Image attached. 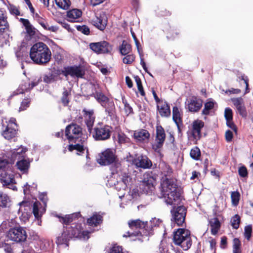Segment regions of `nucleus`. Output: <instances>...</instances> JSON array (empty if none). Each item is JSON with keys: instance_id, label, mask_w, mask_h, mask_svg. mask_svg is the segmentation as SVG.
Instances as JSON below:
<instances>
[{"instance_id": "nucleus-59", "label": "nucleus", "mask_w": 253, "mask_h": 253, "mask_svg": "<svg viewBox=\"0 0 253 253\" xmlns=\"http://www.w3.org/2000/svg\"><path fill=\"white\" fill-rule=\"evenodd\" d=\"M207 247L211 249H215L216 241L214 239L210 238L209 240L206 242Z\"/></svg>"}, {"instance_id": "nucleus-2", "label": "nucleus", "mask_w": 253, "mask_h": 253, "mask_svg": "<svg viewBox=\"0 0 253 253\" xmlns=\"http://www.w3.org/2000/svg\"><path fill=\"white\" fill-rule=\"evenodd\" d=\"M65 134L70 142H82L81 144L78 143L75 145H70L68 147L70 151L75 150L77 151V154L78 155H81L84 151L87 152V148L85 145L86 138L85 137V136L84 135L83 137V140H82V138H81L82 135V130L79 126L76 124L69 125L66 127Z\"/></svg>"}, {"instance_id": "nucleus-4", "label": "nucleus", "mask_w": 253, "mask_h": 253, "mask_svg": "<svg viewBox=\"0 0 253 253\" xmlns=\"http://www.w3.org/2000/svg\"><path fill=\"white\" fill-rule=\"evenodd\" d=\"M116 157L113 151L107 149L102 152L97 158V162L101 165H108L113 164L111 166L112 173L115 174L117 173L118 170H120V164L115 161Z\"/></svg>"}, {"instance_id": "nucleus-45", "label": "nucleus", "mask_w": 253, "mask_h": 253, "mask_svg": "<svg viewBox=\"0 0 253 253\" xmlns=\"http://www.w3.org/2000/svg\"><path fill=\"white\" fill-rule=\"evenodd\" d=\"M240 196V193L238 191H234L231 193V197L233 205L234 206H237L238 205Z\"/></svg>"}, {"instance_id": "nucleus-7", "label": "nucleus", "mask_w": 253, "mask_h": 253, "mask_svg": "<svg viewBox=\"0 0 253 253\" xmlns=\"http://www.w3.org/2000/svg\"><path fill=\"white\" fill-rule=\"evenodd\" d=\"M111 131L110 126L98 123L93 129L92 136L96 140H105L110 138Z\"/></svg>"}, {"instance_id": "nucleus-35", "label": "nucleus", "mask_w": 253, "mask_h": 253, "mask_svg": "<svg viewBox=\"0 0 253 253\" xmlns=\"http://www.w3.org/2000/svg\"><path fill=\"white\" fill-rule=\"evenodd\" d=\"M16 133V130L14 128H11V126H6L2 135L5 139L9 140L14 137Z\"/></svg>"}, {"instance_id": "nucleus-46", "label": "nucleus", "mask_w": 253, "mask_h": 253, "mask_svg": "<svg viewBox=\"0 0 253 253\" xmlns=\"http://www.w3.org/2000/svg\"><path fill=\"white\" fill-rule=\"evenodd\" d=\"M231 225L232 227L235 229H238L240 223V216L236 214L235 215L231 220Z\"/></svg>"}, {"instance_id": "nucleus-58", "label": "nucleus", "mask_w": 253, "mask_h": 253, "mask_svg": "<svg viewBox=\"0 0 253 253\" xmlns=\"http://www.w3.org/2000/svg\"><path fill=\"white\" fill-rule=\"evenodd\" d=\"M238 172L240 176L243 177H245L248 175L247 169L244 166H242L239 168Z\"/></svg>"}, {"instance_id": "nucleus-50", "label": "nucleus", "mask_w": 253, "mask_h": 253, "mask_svg": "<svg viewBox=\"0 0 253 253\" xmlns=\"http://www.w3.org/2000/svg\"><path fill=\"white\" fill-rule=\"evenodd\" d=\"M252 228L251 225H248L245 227L244 235L245 238L249 240L251 236Z\"/></svg>"}, {"instance_id": "nucleus-47", "label": "nucleus", "mask_w": 253, "mask_h": 253, "mask_svg": "<svg viewBox=\"0 0 253 253\" xmlns=\"http://www.w3.org/2000/svg\"><path fill=\"white\" fill-rule=\"evenodd\" d=\"M134 79H135V82L136 83V84H137L138 90L140 92V94L142 96H144L145 92H144V91L143 90V86H142V83H141V80H140V78L138 76H136L134 77Z\"/></svg>"}, {"instance_id": "nucleus-39", "label": "nucleus", "mask_w": 253, "mask_h": 253, "mask_svg": "<svg viewBox=\"0 0 253 253\" xmlns=\"http://www.w3.org/2000/svg\"><path fill=\"white\" fill-rule=\"evenodd\" d=\"M10 200L6 194L0 192V207L6 208L9 207Z\"/></svg>"}, {"instance_id": "nucleus-12", "label": "nucleus", "mask_w": 253, "mask_h": 253, "mask_svg": "<svg viewBox=\"0 0 253 253\" xmlns=\"http://www.w3.org/2000/svg\"><path fill=\"white\" fill-rule=\"evenodd\" d=\"M90 49L97 53H107L111 51V45L106 41L91 43L89 44Z\"/></svg>"}, {"instance_id": "nucleus-21", "label": "nucleus", "mask_w": 253, "mask_h": 253, "mask_svg": "<svg viewBox=\"0 0 253 253\" xmlns=\"http://www.w3.org/2000/svg\"><path fill=\"white\" fill-rule=\"evenodd\" d=\"M82 14V11L78 9L70 10L67 13V20L71 22H78L79 21Z\"/></svg>"}, {"instance_id": "nucleus-42", "label": "nucleus", "mask_w": 253, "mask_h": 253, "mask_svg": "<svg viewBox=\"0 0 253 253\" xmlns=\"http://www.w3.org/2000/svg\"><path fill=\"white\" fill-rule=\"evenodd\" d=\"M7 27V22L3 16V12L0 10V34L3 33Z\"/></svg>"}, {"instance_id": "nucleus-3", "label": "nucleus", "mask_w": 253, "mask_h": 253, "mask_svg": "<svg viewBox=\"0 0 253 253\" xmlns=\"http://www.w3.org/2000/svg\"><path fill=\"white\" fill-rule=\"evenodd\" d=\"M51 53L48 46L42 42L34 44L31 48L30 56L31 59L38 64L48 63L51 58Z\"/></svg>"}, {"instance_id": "nucleus-28", "label": "nucleus", "mask_w": 253, "mask_h": 253, "mask_svg": "<svg viewBox=\"0 0 253 253\" xmlns=\"http://www.w3.org/2000/svg\"><path fill=\"white\" fill-rule=\"evenodd\" d=\"M209 223L212 234H216L220 228V223L219 220L216 217L211 218L210 219Z\"/></svg>"}, {"instance_id": "nucleus-37", "label": "nucleus", "mask_w": 253, "mask_h": 253, "mask_svg": "<svg viewBox=\"0 0 253 253\" xmlns=\"http://www.w3.org/2000/svg\"><path fill=\"white\" fill-rule=\"evenodd\" d=\"M78 215V213H73L72 214L66 215L64 216L57 215V217L59 218L60 222L63 224H67L71 222L74 218L77 217Z\"/></svg>"}, {"instance_id": "nucleus-54", "label": "nucleus", "mask_w": 253, "mask_h": 253, "mask_svg": "<svg viewBox=\"0 0 253 253\" xmlns=\"http://www.w3.org/2000/svg\"><path fill=\"white\" fill-rule=\"evenodd\" d=\"M238 112L243 117H246L247 116V112L244 104L240 106H238L236 108Z\"/></svg>"}, {"instance_id": "nucleus-17", "label": "nucleus", "mask_w": 253, "mask_h": 253, "mask_svg": "<svg viewBox=\"0 0 253 253\" xmlns=\"http://www.w3.org/2000/svg\"><path fill=\"white\" fill-rule=\"evenodd\" d=\"M132 164L137 168L148 169L152 166L151 161L146 156L140 155L132 160Z\"/></svg>"}, {"instance_id": "nucleus-34", "label": "nucleus", "mask_w": 253, "mask_h": 253, "mask_svg": "<svg viewBox=\"0 0 253 253\" xmlns=\"http://www.w3.org/2000/svg\"><path fill=\"white\" fill-rule=\"evenodd\" d=\"M102 221V216L97 213L94 214L91 217L88 218L87 222L88 224L92 226H96Z\"/></svg>"}, {"instance_id": "nucleus-49", "label": "nucleus", "mask_w": 253, "mask_h": 253, "mask_svg": "<svg viewBox=\"0 0 253 253\" xmlns=\"http://www.w3.org/2000/svg\"><path fill=\"white\" fill-rule=\"evenodd\" d=\"M70 94V92L67 90H65L62 95L61 101L64 105H67L69 102L68 96Z\"/></svg>"}, {"instance_id": "nucleus-62", "label": "nucleus", "mask_w": 253, "mask_h": 253, "mask_svg": "<svg viewBox=\"0 0 253 253\" xmlns=\"http://www.w3.org/2000/svg\"><path fill=\"white\" fill-rule=\"evenodd\" d=\"M110 253H123L122 249L119 246H114L111 249Z\"/></svg>"}, {"instance_id": "nucleus-20", "label": "nucleus", "mask_w": 253, "mask_h": 253, "mask_svg": "<svg viewBox=\"0 0 253 253\" xmlns=\"http://www.w3.org/2000/svg\"><path fill=\"white\" fill-rule=\"evenodd\" d=\"M41 81V79L39 78L34 80L31 84L29 82L22 84L17 90V94L23 93L26 91L31 90L34 86L37 85Z\"/></svg>"}, {"instance_id": "nucleus-31", "label": "nucleus", "mask_w": 253, "mask_h": 253, "mask_svg": "<svg viewBox=\"0 0 253 253\" xmlns=\"http://www.w3.org/2000/svg\"><path fill=\"white\" fill-rule=\"evenodd\" d=\"M20 20L25 26L27 34L30 37H32L34 35H35L36 33V29L30 23L29 20L23 18H21Z\"/></svg>"}, {"instance_id": "nucleus-64", "label": "nucleus", "mask_w": 253, "mask_h": 253, "mask_svg": "<svg viewBox=\"0 0 253 253\" xmlns=\"http://www.w3.org/2000/svg\"><path fill=\"white\" fill-rule=\"evenodd\" d=\"M225 138L227 142H230L233 138V133L232 131L228 130L225 132Z\"/></svg>"}, {"instance_id": "nucleus-24", "label": "nucleus", "mask_w": 253, "mask_h": 253, "mask_svg": "<svg viewBox=\"0 0 253 253\" xmlns=\"http://www.w3.org/2000/svg\"><path fill=\"white\" fill-rule=\"evenodd\" d=\"M130 177L126 174H124L122 175L121 179L117 181V183H114L115 188L117 190H125L127 187V185L130 181Z\"/></svg>"}, {"instance_id": "nucleus-14", "label": "nucleus", "mask_w": 253, "mask_h": 253, "mask_svg": "<svg viewBox=\"0 0 253 253\" xmlns=\"http://www.w3.org/2000/svg\"><path fill=\"white\" fill-rule=\"evenodd\" d=\"M204 126V123L201 120H197L192 123V129L191 131V138L193 141L196 143L201 137V130Z\"/></svg>"}, {"instance_id": "nucleus-38", "label": "nucleus", "mask_w": 253, "mask_h": 253, "mask_svg": "<svg viewBox=\"0 0 253 253\" xmlns=\"http://www.w3.org/2000/svg\"><path fill=\"white\" fill-rule=\"evenodd\" d=\"M159 167L161 173L165 176H167L172 172V170L169 166L164 162H160Z\"/></svg>"}, {"instance_id": "nucleus-6", "label": "nucleus", "mask_w": 253, "mask_h": 253, "mask_svg": "<svg viewBox=\"0 0 253 253\" xmlns=\"http://www.w3.org/2000/svg\"><path fill=\"white\" fill-rule=\"evenodd\" d=\"M10 165L5 161L0 162V180L3 185H9L14 182V175L9 169Z\"/></svg>"}, {"instance_id": "nucleus-44", "label": "nucleus", "mask_w": 253, "mask_h": 253, "mask_svg": "<svg viewBox=\"0 0 253 253\" xmlns=\"http://www.w3.org/2000/svg\"><path fill=\"white\" fill-rule=\"evenodd\" d=\"M201 156V152L200 149L195 147L192 149L190 151V156L194 160H198Z\"/></svg>"}, {"instance_id": "nucleus-60", "label": "nucleus", "mask_w": 253, "mask_h": 253, "mask_svg": "<svg viewBox=\"0 0 253 253\" xmlns=\"http://www.w3.org/2000/svg\"><path fill=\"white\" fill-rule=\"evenodd\" d=\"M118 141L120 143H125L126 142L128 138L123 133H119L118 134Z\"/></svg>"}, {"instance_id": "nucleus-61", "label": "nucleus", "mask_w": 253, "mask_h": 253, "mask_svg": "<svg viewBox=\"0 0 253 253\" xmlns=\"http://www.w3.org/2000/svg\"><path fill=\"white\" fill-rule=\"evenodd\" d=\"M30 101L28 100H24L21 104V106L19 108V111H23L26 109L29 106Z\"/></svg>"}, {"instance_id": "nucleus-29", "label": "nucleus", "mask_w": 253, "mask_h": 253, "mask_svg": "<svg viewBox=\"0 0 253 253\" xmlns=\"http://www.w3.org/2000/svg\"><path fill=\"white\" fill-rule=\"evenodd\" d=\"M105 109V112L108 113L110 117H113L115 115V105L114 102L108 100L105 103L101 105Z\"/></svg>"}, {"instance_id": "nucleus-27", "label": "nucleus", "mask_w": 253, "mask_h": 253, "mask_svg": "<svg viewBox=\"0 0 253 253\" xmlns=\"http://www.w3.org/2000/svg\"><path fill=\"white\" fill-rule=\"evenodd\" d=\"M71 238L70 231L66 228L63 231L61 235L57 238L56 243L58 245L65 244L67 246V243Z\"/></svg>"}, {"instance_id": "nucleus-40", "label": "nucleus", "mask_w": 253, "mask_h": 253, "mask_svg": "<svg viewBox=\"0 0 253 253\" xmlns=\"http://www.w3.org/2000/svg\"><path fill=\"white\" fill-rule=\"evenodd\" d=\"M120 52L123 55H126L131 51V46L126 41H123L122 45L120 47Z\"/></svg>"}, {"instance_id": "nucleus-56", "label": "nucleus", "mask_w": 253, "mask_h": 253, "mask_svg": "<svg viewBox=\"0 0 253 253\" xmlns=\"http://www.w3.org/2000/svg\"><path fill=\"white\" fill-rule=\"evenodd\" d=\"M77 29L84 34L88 35L89 33V29L85 25L78 26H77Z\"/></svg>"}, {"instance_id": "nucleus-63", "label": "nucleus", "mask_w": 253, "mask_h": 253, "mask_svg": "<svg viewBox=\"0 0 253 253\" xmlns=\"http://www.w3.org/2000/svg\"><path fill=\"white\" fill-rule=\"evenodd\" d=\"M150 223L152 226H159L161 223V220L159 218H153L150 220Z\"/></svg>"}, {"instance_id": "nucleus-25", "label": "nucleus", "mask_w": 253, "mask_h": 253, "mask_svg": "<svg viewBox=\"0 0 253 253\" xmlns=\"http://www.w3.org/2000/svg\"><path fill=\"white\" fill-rule=\"evenodd\" d=\"M159 112L162 117H168L170 114L169 107L165 102H161L157 105Z\"/></svg>"}, {"instance_id": "nucleus-18", "label": "nucleus", "mask_w": 253, "mask_h": 253, "mask_svg": "<svg viewBox=\"0 0 253 253\" xmlns=\"http://www.w3.org/2000/svg\"><path fill=\"white\" fill-rule=\"evenodd\" d=\"M69 231L71 238L76 237L83 238L84 240L87 239L89 238L88 236V232L87 231H82L81 226L80 225H76V228L72 227L71 230Z\"/></svg>"}, {"instance_id": "nucleus-15", "label": "nucleus", "mask_w": 253, "mask_h": 253, "mask_svg": "<svg viewBox=\"0 0 253 253\" xmlns=\"http://www.w3.org/2000/svg\"><path fill=\"white\" fill-rule=\"evenodd\" d=\"M91 23L99 30L103 31L107 25V16L103 12L97 14L91 20Z\"/></svg>"}, {"instance_id": "nucleus-30", "label": "nucleus", "mask_w": 253, "mask_h": 253, "mask_svg": "<svg viewBox=\"0 0 253 253\" xmlns=\"http://www.w3.org/2000/svg\"><path fill=\"white\" fill-rule=\"evenodd\" d=\"M27 150L26 148H24L22 146H20L17 149H14L11 151V157L12 159H15L17 158H23L24 157V154Z\"/></svg>"}, {"instance_id": "nucleus-11", "label": "nucleus", "mask_w": 253, "mask_h": 253, "mask_svg": "<svg viewBox=\"0 0 253 253\" xmlns=\"http://www.w3.org/2000/svg\"><path fill=\"white\" fill-rule=\"evenodd\" d=\"M186 211L185 208L182 206L177 208H173L171 210L172 218L178 226L182 225L185 220L186 213Z\"/></svg>"}, {"instance_id": "nucleus-57", "label": "nucleus", "mask_w": 253, "mask_h": 253, "mask_svg": "<svg viewBox=\"0 0 253 253\" xmlns=\"http://www.w3.org/2000/svg\"><path fill=\"white\" fill-rule=\"evenodd\" d=\"M224 116L226 120H232L233 115L232 110L229 108H226L225 110Z\"/></svg>"}, {"instance_id": "nucleus-33", "label": "nucleus", "mask_w": 253, "mask_h": 253, "mask_svg": "<svg viewBox=\"0 0 253 253\" xmlns=\"http://www.w3.org/2000/svg\"><path fill=\"white\" fill-rule=\"evenodd\" d=\"M59 74L57 72H52L48 75L43 76V81L47 84H50L57 81L59 79Z\"/></svg>"}, {"instance_id": "nucleus-55", "label": "nucleus", "mask_w": 253, "mask_h": 253, "mask_svg": "<svg viewBox=\"0 0 253 253\" xmlns=\"http://www.w3.org/2000/svg\"><path fill=\"white\" fill-rule=\"evenodd\" d=\"M134 56L133 55L130 54L125 57L123 61L125 64H131L134 60Z\"/></svg>"}, {"instance_id": "nucleus-36", "label": "nucleus", "mask_w": 253, "mask_h": 253, "mask_svg": "<svg viewBox=\"0 0 253 253\" xmlns=\"http://www.w3.org/2000/svg\"><path fill=\"white\" fill-rule=\"evenodd\" d=\"M172 118L174 122L176 124L178 127H179L180 125L181 124V115L177 107H173L172 110Z\"/></svg>"}, {"instance_id": "nucleus-22", "label": "nucleus", "mask_w": 253, "mask_h": 253, "mask_svg": "<svg viewBox=\"0 0 253 253\" xmlns=\"http://www.w3.org/2000/svg\"><path fill=\"white\" fill-rule=\"evenodd\" d=\"M83 111L84 113L85 123L88 130L89 132H91L95 119V117L93 115V111L92 110L86 111L85 110H84Z\"/></svg>"}, {"instance_id": "nucleus-16", "label": "nucleus", "mask_w": 253, "mask_h": 253, "mask_svg": "<svg viewBox=\"0 0 253 253\" xmlns=\"http://www.w3.org/2000/svg\"><path fill=\"white\" fill-rule=\"evenodd\" d=\"M155 183L156 181L153 177L147 175L142 181L141 188L145 193L149 194L154 190Z\"/></svg>"}, {"instance_id": "nucleus-41", "label": "nucleus", "mask_w": 253, "mask_h": 253, "mask_svg": "<svg viewBox=\"0 0 253 253\" xmlns=\"http://www.w3.org/2000/svg\"><path fill=\"white\" fill-rule=\"evenodd\" d=\"M56 5L60 8L66 10L71 5L70 0H54Z\"/></svg>"}, {"instance_id": "nucleus-19", "label": "nucleus", "mask_w": 253, "mask_h": 253, "mask_svg": "<svg viewBox=\"0 0 253 253\" xmlns=\"http://www.w3.org/2000/svg\"><path fill=\"white\" fill-rule=\"evenodd\" d=\"M133 137L136 141L146 142L150 137V133L146 129L135 130L133 133Z\"/></svg>"}, {"instance_id": "nucleus-52", "label": "nucleus", "mask_w": 253, "mask_h": 253, "mask_svg": "<svg viewBox=\"0 0 253 253\" xmlns=\"http://www.w3.org/2000/svg\"><path fill=\"white\" fill-rule=\"evenodd\" d=\"M231 101L236 108L244 104L243 99L241 97L232 98Z\"/></svg>"}, {"instance_id": "nucleus-43", "label": "nucleus", "mask_w": 253, "mask_h": 253, "mask_svg": "<svg viewBox=\"0 0 253 253\" xmlns=\"http://www.w3.org/2000/svg\"><path fill=\"white\" fill-rule=\"evenodd\" d=\"M95 98L97 101L102 105L105 103L108 100H109L107 97H106L102 92H97L95 94Z\"/></svg>"}, {"instance_id": "nucleus-23", "label": "nucleus", "mask_w": 253, "mask_h": 253, "mask_svg": "<svg viewBox=\"0 0 253 253\" xmlns=\"http://www.w3.org/2000/svg\"><path fill=\"white\" fill-rule=\"evenodd\" d=\"M202 106V100L196 98L190 99L187 104L188 108L191 112L198 111L201 108Z\"/></svg>"}, {"instance_id": "nucleus-9", "label": "nucleus", "mask_w": 253, "mask_h": 253, "mask_svg": "<svg viewBox=\"0 0 253 253\" xmlns=\"http://www.w3.org/2000/svg\"><path fill=\"white\" fill-rule=\"evenodd\" d=\"M7 237L11 241L20 242L26 240L27 234L24 229L18 227L10 229L7 232Z\"/></svg>"}, {"instance_id": "nucleus-5", "label": "nucleus", "mask_w": 253, "mask_h": 253, "mask_svg": "<svg viewBox=\"0 0 253 253\" xmlns=\"http://www.w3.org/2000/svg\"><path fill=\"white\" fill-rule=\"evenodd\" d=\"M173 240L174 243L181 247L183 250H188L192 245V240L189 231L178 229L174 232Z\"/></svg>"}, {"instance_id": "nucleus-32", "label": "nucleus", "mask_w": 253, "mask_h": 253, "mask_svg": "<svg viewBox=\"0 0 253 253\" xmlns=\"http://www.w3.org/2000/svg\"><path fill=\"white\" fill-rule=\"evenodd\" d=\"M17 169L23 173H27L30 167V162L26 160H21L16 163Z\"/></svg>"}, {"instance_id": "nucleus-48", "label": "nucleus", "mask_w": 253, "mask_h": 253, "mask_svg": "<svg viewBox=\"0 0 253 253\" xmlns=\"http://www.w3.org/2000/svg\"><path fill=\"white\" fill-rule=\"evenodd\" d=\"M214 106V103L212 101H209L205 103L204 108L203 110V113L207 115L209 113L210 110L212 109Z\"/></svg>"}, {"instance_id": "nucleus-53", "label": "nucleus", "mask_w": 253, "mask_h": 253, "mask_svg": "<svg viewBox=\"0 0 253 253\" xmlns=\"http://www.w3.org/2000/svg\"><path fill=\"white\" fill-rule=\"evenodd\" d=\"M241 244L239 240L237 238H235L233 240V251H241Z\"/></svg>"}, {"instance_id": "nucleus-51", "label": "nucleus", "mask_w": 253, "mask_h": 253, "mask_svg": "<svg viewBox=\"0 0 253 253\" xmlns=\"http://www.w3.org/2000/svg\"><path fill=\"white\" fill-rule=\"evenodd\" d=\"M231 101L236 108L244 104L243 99L241 97L232 98Z\"/></svg>"}, {"instance_id": "nucleus-10", "label": "nucleus", "mask_w": 253, "mask_h": 253, "mask_svg": "<svg viewBox=\"0 0 253 253\" xmlns=\"http://www.w3.org/2000/svg\"><path fill=\"white\" fill-rule=\"evenodd\" d=\"M147 224V222H143L139 219L129 221L128 225L130 229L132 230H136V231H134L133 232H130L129 231L127 233V234H124L123 237H131L132 236H138L139 235H141V233L139 230L145 228Z\"/></svg>"}, {"instance_id": "nucleus-26", "label": "nucleus", "mask_w": 253, "mask_h": 253, "mask_svg": "<svg viewBox=\"0 0 253 253\" xmlns=\"http://www.w3.org/2000/svg\"><path fill=\"white\" fill-rule=\"evenodd\" d=\"M45 208H42V205L40 202L37 201L33 204V212L36 218H40L45 212Z\"/></svg>"}, {"instance_id": "nucleus-13", "label": "nucleus", "mask_w": 253, "mask_h": 253, "mask_svg": "<svg viewBox=\"0 0 253 253\" xmlns=\"http://www.w3.org/2000/svg\"><path fill=\"white\" fill-rule=\"evenodd\" d=\"M62 73L66 77L82 78L84 75V71L80 66H74L65 67Z\"/></svg>"}, {"instance_id": "nucleus-1", "label": "nucleus", "mask_w": 253, "mask_h": 253, "mask_svg": "<svg viewBox=\"0 0 253 253\" xmlns=\"http://www.w3.org/2000/svg\"><path fill=\"white\" fill-rule=\"evenodd\" d=\"M161 198L167 205L175 206L179 203L180 192L173 180L165 178L162 180Z\"/></svg>"}, {"instance_id": "nucleus-8", "label": "nucleus", "mask_w": 253, "mask_h": 253, "mask_svg": "<svg viewBox=\"0 0 253 253\" xmlns=\"http://www.w3.org/2000/svg\"><path fill=\"white\" fill-rule=\"evenodd\" d=\"M166 139V133L164 129L162 126L157 125L156 129V136L154 142L152 144L153 149L159 153L163 147Z\"/></svg>"}]
</instances>
